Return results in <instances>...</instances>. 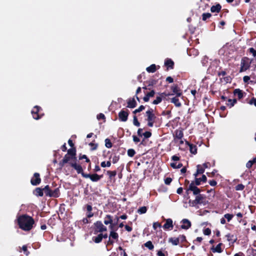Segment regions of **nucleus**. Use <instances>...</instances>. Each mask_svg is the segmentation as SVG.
<instances>
[{"label": "nucleus", "instance_id": "1", "mask_svg": "<svg viewBox=\"0 0 256 256\" xmlns=\"http://www.w3.org/2000/svg\"><path fill=\"white\" fill-rule=\"evenodd\" d=\"M17 222L19 228L24 231L31 230L34 224V218L26 214L18 216L17 218Z\"/></svg>", "mask_w": 256, "mask_h": 256}, {"label": "nucleus", "instance_id": "2", "mask_svg": "<svg viewBox=\"0 0 256 256\" xmlns=\"http://www.w3.org/2000/svg\"><path fill=\"white\" fill-rule=\"evenodd\" d=\"M70 166L76 170L78 174H80L82 177L84 178H89L92 182H96L103 178V174L98 175L96 174H90L84 172L83 168L80 164L75 162H70Z\"/></svg>", "mask_w": 256, "mask_h": 256}, {"label": "nucleus", "instance_id": "3", "mask_svg": "<svg viewBox=\"0 0 256 256\" xmlns=\"http://www.w3.org/2000/svg\"><path fill=\"white\" fill-rule=\"evenodd\" d=\"M254 59H250L247 56L242 58L240 60V67L239 70L240 72H246L250 68V64L253 62Z\"/></svg>", "mask_w": 256, "mask_h": 256}, {"label": "nucleus", "instance_id": "4", "mask_svg": "<svg viewBox=\"0 0 256 256\" xmlns=\"http://www.w3.org/2000/svg\"><path fill=\"white\" fill-rule=\"evenodd\" d=\"M146 116L147 118L146 120L148 122L147 125L149 127H152L154 123L156 122V117L154 113V110L150 108L146 112Z\"/></svg>", "mask_w": 256, "mask_h": 256}, {"label": "nucleus", "instance_id": "5", "mask_svg": "<svg viewBox=\"0 0 256 256\" xmlns=\"http://www.w3.org/2000/svg\"><path fill=\"white\" fill-rule=\"evenodd\" d=\"M94 234H97L98 232L102 233L107 230V228L102 223L101 221H96L93 225Z\"/></svg>", "mask_w": 256, "mask_h": 256}, {"label": "nucleus", "instance_id": "6", "mask_svg": "<svg viewBox=\"0 0 256 256\" xmlns=\"http://www.w3.org/2000/svg\"><path fill=\"white\" fill-rule=\"evenodd\" d=\"M206 196L202 194L196 196V198L194 200H190L189 203L190 206H196L198 204H206Z\"/></svg>", "mask_w": 256, "mask_h": 256}, {"label": "nucleus", "instance_id": "7", "mask_svg": "<svg viewBox=\"0 0 256 256\" xmlns=\"http://www.w3.org/2000/svg\"><path fill=\"white\" fill-rule=\"evenodd\" d=\"M42 110V108L40 106H34L31 112L33 118L36 120L40 119L44 116V114L41 113Z\"/></svg>", "mask_w": 256, "mask_h": 256}, {"label": "nucleus", "instance_id": "8", "mask_svg": "<svg viewBox=\"0 0 256 256\" xmlns=\"http://www.w3.org/2000/svg\"><path fill=\"white\" fill-rule=\"evenodd\" d=\"M129 115V111L128 110L123 108L118 113V118L121 122H126L128 120Z\"/></svg>", "mask_w": 256, "mask_h": 256}, {"label": "nucleus", "instance_id": "9", "mask_svg": "<svg viewBox=\"0 0 256 256\" xmlns=\"http://www.w3.org/2000/svg\"><path fill=\"white\" fill-rule=\"evenodd\" d=\"M171 90L172 93L170 94V96L176 95L177 96H182V90L176 84H174L171 86Z\"/></svg>", "mask_w": 256, "mask_h": 256}, {"label": "nucleus", "instance_id": "10", "mask_svg": "<svg viewBox=\"0 0 256 256\" xmlns=\"http://www.w3.org/2000/svg\"><path fill=\"white\" fill-rule=\"evenodd\" d=\"M189 190L192 192L194 195L195 196L200 194V192H201L200 190L198 188L195 184H194V182H191L189 185L186 191L188 192Z\"/></svg>", "mask_w": 256, "mask_h": 256}, {"label": "nucleus", "instance_id": "11", "mask_svg": "<svg viewBox=\"0 0 256 256\" xmlns=\"http://www.w3.org/2000/svg\"><path fill=\"white\" fill-rule=\"evenodd\" d=\"M41 182V178L39 173L35 172L30 180V183L32 186H38Z\"/></svg>", "mask_w": 256, "mask_h": 256}, {"label": "nucleus", "instance_id": "12", "mask_svg": "<svg viewBox=\"0 0 256 256\" xmlns=\"http://www.w3.org/2000/svg\"><path fill=\"white\" fill-rule=\"evenodd\" d=\"M174 63L172 59L167 58L165 60L164 66L166 67V70L174 69Z\"/></svg>", "mask_w": 256, "mask_h": 256}, {"label": "nucleus", "instance_id": "13", "mask_svg": "<svg viewBox=\"0 0 256 256\" xmlns=\"http://www.w3.org/2000/svg\"><path fill=\"white\" fill-rule=\"evenodd\" d=\"M173 227L172 220L171 218L166 220V223L163 226V228L165 230H172Z\"/></svg>", "mask_w": 256, "mask_h": 256}, {"label": "nucleus", "instance_id": "14", "mask_svg": "<svg viewBox=\"0 0 256 256\" xmlns=\"http://www.w3.org/2000/svg\"><path fill=\"white\" fill-rule=\"evenodd\" d=\"M174 140L176 141V140H181L184 137V132L182 130L178 129L174 131Z\"/></svg>", "mask_w": 256, "mask_h": 256}, {"label": "nucleus", "instance_id": "15", "mask_svg": "<svg viewBox=\"0 0 256 256\" xmlns=\"http://www.w3.org/2000/svg\"><path fill=\"white\" fill-rule=\"evenodd\" d=\"M181 222L182 223V224L180 227L182 229L188 230L191 227V222L188 219H183L181 221Z\"/></svg>", "mask_w": 256, "mask_h": 256}, {"label": "nucleus", "instance_id": "16", "mask_svg": "<svg viewBox=\"0 0 256 256\" xmlns=\"http://www.w3.org/2000/svg\"><path fill=\"white\" fill-rule=\"evenodd\" d=\"M234 94L235 96H238V100L242 99L246 95V93L245 92L239 88L235 89L234 91Z\"/></svg>", "mask_w": 256, "mask_h": 256}, {"label": "nucleus", "instance_id": "17", "mask_svg": "<svg viewBox=\"0 0 256 256\" xmlns=\"http://www.w3.org/2000/svg\"><path fill=\"white\" fill-rule=\"evenodd\" d=\"M207 180L206 176L204 174L200 178H196L194 181H192L191 182H194L196 186H199L201 182H206Z\"/></svg>", "mask_w": 256, "mask_h": 256}, {"label": "nucleus", "instance_id": "18", "mask_svg": "<svg viewBox=\"0 0 256 256\" xmlns=\"http://www.w3.org/2000/svg\"><path fill=\"white\" fill-rule=\"evenodd\" d=\"M104 224L106 225L110 224V228L112 230V216L110 214L106 215L104 218Z\"/></svg>", "mask_w": 256, "mask_h": 256}, {"label": "nucleus", "instance_id": "19", "mask_svg": "<svg viewBox=\"0 0 256 256\" xmlns=\"http://www.w3.org/2000/svg\"><path fill=\"white\" fill-rule=\"evenodd\" d=\"M186 143L190 147V153L196 154L197 153V146L196 145L190 143L186 141Z\"/></svg>", "mask_w": 256, "mask_h": 256}, {"label": "nucleus", "instance_id": "20", "mask_svg": "<svg viewBox=\"0 0 256 256\" xmlns=\"http://www.w3.org/2000/svg\"><path fill=\"white\" fill-rule=\"evenodd\" d=\"M223 245L222 243H219L215 248L212 246L210 250L213 252L221 253L222 252L223 250L222 248V246Z\"/></svg>", "mask_w": 256, "mask_h": 256}, {"label": "nucleus", "instance_id": "21", "mask_svg": "<svg viewBox=\"0 0 256 256\" xmlns=\"http://www.w3.org/2000/svg\"><path fill=\"white\" fill-rule=\"evenodd\" d=\"M232 80V78L230 76H226L220 78V82L222 83H224V84L230 83Z\"/></svg>", "mask_w": 256, "mask_h": 256}, {"label": "nucleus", "instance_id": "22", "mask_svg": "<svg viewBox=\"0 0 256 256\" xmlns=\"http://www.w3.org/2000/svg\"><path fill=\"white\" fill-rule=\"evenodd\" d=\"M137 105L136 102L134 100V98H130L128 100L127 107L130 108H135Z\"/></svg>", "mask_w": 256, "mask_h": 256}, {"label": "nucleus", "instance_id": "23", "mask_svg": "<svg viewBox=\"0 0 256 256\" xmlns=\"http://www.w3.org/2000/svg\"><path fill=\"white\" fill-rule=\"evenodd\" d=\"M33 193L37 196H44V190L40 188H36L34 190Z\"/></svg>", "mask_w": 256, "mask_h": 256}, {"label": "nucleus", "instance_id": "24", "mask_svg": "<svg viewBox=\"0 0 256 256\" xmlns=\"http://www.w3.org/2000/svg\"><path fill=\"white\" fill-rule=\"evenodd\" d=\"M222 8V6L220 4H218L215 6H212L210 8V11L212 12L218 13Z\"/></svg>", "mask_w": 256, "mask_h": 256}, {"label": "nucleus", "instance_id": "25", "mask_svg": "<svg viewBox=\"0 0 256 256\" xmlns=\"http://www.w3.org/2000/svg\"><path fill=\"white\" fill-rule=\"evenodd\" d=\"M179 97L180 96H176L174 97L171 98V102L173 103L176 107H180L182 106V104L178 99Z\"/></svg>", "mask_w": 256, "mask_h": 256}, {"label": "nucleus", "instance_id": "26", "mask_svg": "<svg viewBox=\"0 0 256 256\" xmlns=\"http://www.w3.org/2000/svg\"><path fill=\"white\" fill-rule=\"evenodd\" d=\"M68 155L72 156L74 158V160H76V148L75 147L71 148H70L68 150Z\"/></svg>", "mask_w": 256, "mask_h": 256}, {"label": "nucleus", "instance_id": "27", "mask_svg": "<svg viewBox=\"0 0 256 256\" xmlns=\"http://www.w3.org/2000/svg\"><path fill=\"white\" fill-rule=\"evenodd\" d=\"M155 92L154 90H152L150 92H148L146 96L144 97L143 100L145 102H148L150 98L153 97L154 96Z\"/></svg>", "mask_w": 256, "mask_h": 256}, {"label": "nucleus", "instance_id": "28", "mask_svg": "<svg viewBox=\"0 0 256 256\" xmlns=\"http://www.w3.org/2000/svg\"><path fill=\"white\" fill-rule=\"evenodd\" d=\"M60 196V192L58 188H56L54 190L51 191L50 194H49V197L58 198Z\"/></svg>", "mask_w": 256, "mask_h": 256}, {"label": "nucleus", "instance_id": "29", "mask_svg": "<svg viewBox=\"0 0 256 256\" xmlns=\"http://www.w3.org/2000/svg\"><path fill=\"white\" fill-rule=\"evenodd\" d=\"M92 240L95 243L100 242L102 240V233L99 234L97 236H93Z\"/></svg>", "mask_w": 256, "mask_h": 256}, {"label": "nucleus", "instance_id": "30", "mask_svg": "<svg viewBox=\"0 0 256 256\" xmlns=\"http://www.w3.org/2000/svg\"><path fill=\"white\" fill-rule=\"evenodd\" d=\"M226 236L227 238V240L228 242H232L233 243L236 242L237 240L236 236H234L233 234H228L226 235Z\"/></svg>", "mask_w": 256, "mask_h": 256}, {"label": "nucleus", "instance_id": "31", "mask_svg": "<svg viewBox=\"0 0 256 256\" xmlns=\"http://www.w3.org/2000/svg\"><path fill=\"white\" fill-rule=\"evenodd\" d=\"M146 71L148 72H154L156 70V66L155 64H152L150 66H148L146 68Z\"/></svg>", "mask_w": 256, "mask_h": 256}, {"label": "nucleus", "instance_id": "32", "mask_svg": "<svg viewBox=\"0 0 256 256\" xmlns=\"http://www.w3.org/2000/svg\"><path fill=\"white\" fill-rule=\"evenodd\" d=\"M168 242H171L174 246H177L179 244L180 242L178 238H168Z\"/></svg>", "mask_w": 256, "mask_h": 256}, {"label": "nucleus", "instance_id": "33", "mask_svg": "<svg viewBox=\"0 0 256 256\" xmlns=\"http://www.w3.org/2000/svg\"><path fill=\"white\" fill-rule=\"evenodd\" d=\"M254 164H256V157L254 158L252 160H248L246 164V167L250 168Z\"/></svg>", "mask_w": 256, "mask_h": 256}, {"label": "nucleus", "instance_id": "34", "mask_svg": "<svg viewBox=\"0 0 256 256\" xmlns=\"http://www.w3.org/2000/svg\"><path fill=\"white\" fill-rule=\"evenodd\" d=\"M62 160L63 162L68 163L70 160H74V158L66 154L64 155Z\"/></svg>", "mask_w": 256, "mask_h": 256}, {"label": "nucleus", "instance_id": "35", "mask_svg": "<svg viewBox=\"0 0 256 256\" xmlns=\"http://www.w3.org/2000/svg\"><path fill=\"white\" fill-rule=\"evenodd\" d=\"M146 82L148 84L147 86H152L156 84V83L158 82V80L151 79L150 80Z\"/></svg>", "mask_w": 256, "mask_h": 256}, {"label": "nucleus", "instance_id": "36", "mask_svg": "<svg viewBox=\"0 0 256 256\" xmlns=\"http://www.w3.org/2000/svg\"><path fill=\"white\" fill-rule=\"evenodd\" d=\"M44 192L45 193L46 196H49V194H50L52 190H50L48 185H46L43 188Z\"/></svg>", "mask_w": 256, "mask_h": 256}, {"label": "nucleus", "instance_id": "37", "mask_svg": "<svg viewBox=\"0 0 256 256\" xmlns=\"http://www.w3.org/2000/svg\"><path fill=\"white\" fill-rule=\"evenodd\" d=\"M144 246L148 248L150 250H152L154 248V246L152 242L150 240L148 241L144 244Z\"/></svg>", "mask_w": 256, "mask_h": 256}, {"label": "nucleus", "instance_id": "38", "mask_svg": "<svg viewBox=\"0 0 256 256\" xmlns=\"http://www.w3.org/2000/svg\"><path fill=\"white\" fill-rule=\"evenodd\" d=\"M94 140L89 144V146H90V150L92 151L96 150L98 147V144L94 143Z\"/></svg>", "mask_w": 256, "mask_h": 256}, {"label": "nucleus", "instance_id": "39", "mask_svg": "<svg viewBox=\"0 0 256 256\" xmlns=\"http://www.w3.org/2000/svg\"><path fill=\"white\" fill-rule=\"evenodd\" d=\"M106 174L109 176V178L112 179L113 177H114L116 175V170H108Z\"/></svg>", "mask_w": 256, "mask_h": 256}, {"label": "nucleus", "instance_id": "40", "mask_svg": "<svg viewBox=\"0 0 256 256\" xmlns=\"http://www.w3.org/2000/svg\"><path fill=\"white\" fill-rule=\"evenodd\" d=\"M197 174H202L204 172V168L200 164L196 166Z\"/></svg>", "mask_w": 256, "mask_h": 256}, {"label": "nucleus", "instance_id": "41", "mask_svg": "<svg viewBox=\"0 0 256 256\" xmlns=\"http://www.w3.org/2000/svg\"><path fill=\"white\" fill-rule=\"evenodd\" d=\"M179 242L180 241L181 243L187 242H188L186 240V237L184 235L182 234L180 235L178 237Z\"/></svg>", "mask_w": 256, "mask_h": 256}, {"label": "nucleus", "instance_id": "42", "mask_svg": "<svg viewBox=\"0 0 256 256\" xmlns=\"http://www.w3.org/2000/svg\"><path fill=\"white\" fill-rule=\"evenodd\" d=\"M212 14L209 12L203 13L202 14V20L204 21H206L208 18H210Z\"/></svg>", "mask_w": 256, "mask_h": 256}, {"label": "nucleus", "instance_id": "43", "mask_svg": "<svg viewBox=\"0 0 256 256\" xmlns=\"http://www.w3.org/2000/svg\"><path fill=\"white\" fill-rule=\"evenodd\" d=\"M147 211V208L145 206H142L138 210V212L140 214H145Z\"/></svg>", "mask_w": 256, "mask_h": 256}, {"label": "nucleus", "instance_id": "44", "mask_svg": "<svg viewBox=\"0 0 256 256\" xmlns=\"http://www.w3.org/2000/svg\"><path fill=\"white\" fill-rule=\"evenodd\" d=\"M105 146L109 148L112 146V144L109 138H107L105 140Z\"/></svg>", "mask_w": 256, "mask_h": 256}, {"label": "nucleus", "instance_id": "45", "mask_svg": "<svg viewBox=\"0 0 256 256\" xmlns=\"http://www.w3.org/2000/svg\"><path fill=\"white\" fill-rule=\"evenodd\" d=\"M79 160H81L82 159L86 160V162L88 163H90V160L87 157V156L85 154H80L78 156Z\"/></svg>", "mask_w": 256, "mask_h": 256}, {"label": "nucleus", "instance_id": "46", "mask_svg": "<svg viewBox=\"0 0 256 256\" xmlns=\"http://www.w3.org/2000/svg\"><path fill=\"white\" fill-rule=\"evenodd\" d=\"M170 166L174 168H180L182 166V163H180L176 165V163L172 162L170 164Z\"/></svg>", "mask_w": 256, "mask_h": 256}, {"label": "nucleus", "instance_id": "47", "mask_svg": "<svg viewBox=\"0 0 256 256\" xmlns=\"http://www.w3.org/2000/svg\"><path fill=\"white\" fill-rule=\"evenodd\" d=\"M111 166L110 161L108 160L106 162L104 161L102 162L100 164V166L102 168H105L106 166L110 167Z\"/></svg>", "mask_w": 256, "mask_h": 256}, {"label": "nucleus", "instance_id": "48", "mask_svg": "<svg viewBox=\"0 0 256 256\" xmlns=\"http://www.w3.org/2000/svg\"><path fill=\"white\" fill-rule=\"evenodd\" d=\"M245 186L242 184H238L235 187V190H244Z\"/></svg>", "mask_w": 256, "mask_h": 256}, {"label": "nucleus", "instance_id": "49", "mask_svg": "<svg viewBox=\"0 0 256 256\" xmlns=\"http://www.w3.org/2000/svg\"><path fill=\"white\" fill-rule=\"evenodd\" d=\"M145 106L141 105L138 108L136 109L134 112L133 114H136V113L140 112L144 110Z\"/></svg>", "mask_w": 256, "mask_h": 256}, {"label": "nucleus", "instance_id": "50", "mask_svg": "<svg viewBox=\"0 0 256 256\" xmlns=\"http://www.w3.org/2000/svg\"><path fill=\"white\" fill-rule=\"evenodd\" d=\"M135 154H136V152H135V150L134 149L130 148V149L128 150V155L130 157L134 156Z\"/></svg>", "mask_w": 256, "mask_h": 256}, {"label": "nucleus", "instance_id": "51", "mask_svg": "<svg viewBox=\"0 0 256 256\" xmlns=\"http://www.w3.org/2000/svg\"><path fill=\"white\" fill-rule=\"evenodd\" d=\"M114 239H118V234L115 232L112 231L110 233V237Z\"/></svg>", "mask_w": 256, "mask_h": 256}, {"label": "nucleus", "instance_id": "52", "mask_svg": "<svg viewBox=\"0 0 256 256\" xmlns=\"http://www.w3.org/2000/svg\"><path fill=\"white\" fill-rule=\"evenodd\" d=\"M162 97H160V96H157L156 98V99L154 100L152 102V104H158L162 102Z\"/></svg>", "mask_w": 256, "mask_h": 256}, {"label": "nucleus", "instance_id": "53", "mask_svg": "<svg viewBox=\"0 0 256 256\" xmlns=\"http://www.w3.org/2000/svg\"><path fill=\"white\" fill-rule=\"evenodd\" d=\"M203 233L206 236H210L211 234V230L210 228H206L203 230Z\"/></svg>", "mask_w": 256, "mask_h": 256}, {"label": "nucleus", "instance_id": "54", "mask_svg": "<svg viewBox=\"0 0 256 256\" xmlns=\"http://www.w3.org/2000/svg\"><path fill=\"white\" fill-rule=\"evenodd\" d=\"M248 51L250 53L252 54V56L255 57L256 59V50L253 48H250L248 49Z\"/></svg>", "mask_w": 256, "mask_h": 256}, {"label": "nucleus", "instance_id": "55", "mask_svg": "<svg viewBox=\"0 0 256 256\" xmlns=\"http://www.w3.org/2000/svg\"><path fill=\"white\" fill-rule=\"evenodd\" d=\"M234 215L230 214H226L224 215V218H226L228 222H230L233 218Z\"/></svg>", "mask_w": 256, "mask_h": 256}, {"label": "nucleus", "instance_id": "56", "mask_svg": "<svg viewBox=\"0 0 256 256\" xmlns=\"http://www.w3.org/2000/svg\"><path fill=\"white\" fill-rule=\"evenodd\" d=\"M133 123L136 126H140V123L138 121L137 117L136 116H134Z\"/></svg>", "mask_w": 256, "mask_h": 256}, {"label": "nucleus", "instance_id": "57", "mask_svg": "<svg viewBox=\"0 0 256 256\" xmlns=\"http://www.w3.org/2000/svg\"><path fill=\"white\" fill-rule=\"evenodd\" d=\"M217 74L219 77H220V76L223 77L224 76H226V70H224L218 72Z\"/></svg>", "mask_w": 256, "mask_h": 256}, {"label": "nucleus", "instance_id": "58", "mask_svg": "<svg viewBox=\"0 0 256 256\" xmlns=\"http://www.w3.org/2000/svg\"><path fill=\"white\" fill-rule=\"evenodd\" d=\"M97 118L98 120H104V122L106 121V116L104 114L102 113H100L97 115Z\"/></svg>", "mask_w": 256, "mask_h": 256}, {"label": "nucleus", "instance_id": "59", "mask_svg": "<svg viewBox=\"0 0 256 256\" xmlns=\"http://www.w3.org/2000/svg\"><path fill=\"white\" fill-rule=\"evenodd\" d=\"M232 100V103H226V105L228 106H230V108H232V106H233L237 102V100L236 98H234V99Z\"/></svg>", "mask_w": 256, "mask_h": 256}, {"label": "nucleus", "instance_id": "60", "mask_svg": "<svg viewBox=\"0 0 256 256\" xmlns=\"http://www.w3.org/2000/svg\"><path fill=\"white\" fill-rule=\"evenodd\" d=\"M250 104H254L256 107V98H252L248 102Z\"/></svg>", "mask_w": 256, "mask_h": 256}, {"label": "nucleus", "instance_id": "61", "mask_svg": "<svg viewBox=\"0 0 256 256\" xmlns=\"http://www.w3.org/2000/svg\"><path fill=\"white\" fill-rule=\"evenodd\" d=\"M152 132H146L142 134V136H144V138H148L152 136Z\"/></svg>", "mask_w": 256, "mask_h": 256}, {"label": "nucleus", "instance_id": "62", "mask_svg": "<svg viewBox=\"0 0 256 256\" xmlns=\"http://www.w3.org/2000/svg\"><path fill=\"white\" fill-rule=\"evenodd\" d=\"M161 224L158 222H154L153 224V228L154 230H156L158 228H160Z\"/></svg>", "mask_w": 256, "mask_h": 256}, {"label": "nucleus", "instance_id": "63", "mask_svg": "<svg viewBox=\"0 0 256 256\" xmlns=\"http://www.w3.org/2000/svg\"><path fill=\"white\" fill-rule=\"evenodd\" d=\"M170 93L167 94V93L164 92L160 93V96L162 97V98H165L166 96H170Z\"/></svg>", "mask_w": 256, "mask_h": 256}, {"label": "nucleus", "instance_id": "64", "mask_svg": "<svg viewBox=\"0 0 256 256\" xmlns=\"http://www.w3.org/2000/svg\"><path fill=\"white\" fill-rule=\"evenodd\" d=\"M172 181V178H170V177H168V178H166L164 179V183L166 185L170 184L171 183Z\"/></svg>", "mask_w": 256, "mask_h": 256}]
</instances>
